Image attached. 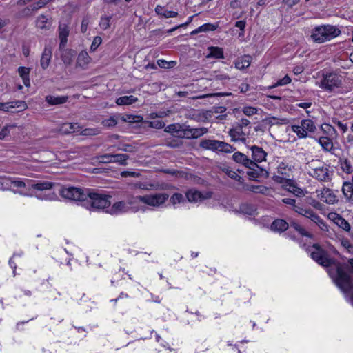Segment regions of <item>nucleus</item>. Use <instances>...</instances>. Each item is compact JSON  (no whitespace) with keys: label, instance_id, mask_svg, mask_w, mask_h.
I'll return each mask as SVG.
<instances>
[{"label":"nucleus","instance_id":"60","mask_svg":"<svg viewBox=\"0 0 353 353\" xmlns=\"http://www.w3.org/2000/svg\"><path fill=\"white\" fill-rule=\"evenodd\" d=\"M256 163L257 162L254 161L253 159H250L248 158L246 163H245V167L248 168L250 170L255 169V168H258V167H259V166L258 165V164Z\"/></svg>","mask_w":353,"mask_h":353},{"label":"nucleus","instance_id":"36","mask_svg":"<svg viewBox=\"0 0 353 353\" xmlns=\"http://www.w3.org/2000/svg\"><path fill=\"white\" fill-rule=\"evenodd\" d=\"M129 155L125 154H113V162L119 163L120 165H126Z\"/></svg>","mask_w":353,"mask_h":353},{"label":"nucleus","instance_id":"45","mask_svg":"<svg viewBox=\"0 0 353 353\" xmlns=\"http://www.w3.org/2000/svg\"><path fill=\"white\" fill-rule=\"evenodd\" d=\"M99 161L102 163H110L113 162V154H105L97 157Z\"/></svg>","mask_w":353,"mask_h":353},{"label":"nucleus","instance_id":"19","mask_svg":"<svg viewBox=\"0 0 353 353\" xmlns=\"http://www.w3.org/2000/svg\"><path fill=\"white\" fill-rule=\"evenodd\" d=\"M81 127L77 123H63L60 128V131L63 134H69L78 132Z\"/></svg>","mask_w":353,"mask_h":353},{"label":"nucleus","instance_id":"33","mask_svg":"<svg viewBox=\"0 0 353 353\" xmlns=\"http://www.w3.org/2000/svg\"><path fill=\"white\" fill-rule=\"evenodd\" d=\"M54 184L51 182L44 181L38 182L31 184V187L38 190H50L53 187Z\"/></svg>","mask_w":353,"mask_h":353},{"label":"nucleus","instance_id":"3","mask_svg":"<svg viewBox=\"0 0 353 353\" xmlns=\"http://www.w3.org/2000/svg\"><path fill=\"white\" fill-rule=\"evenodd\" d=\"M169 198V194L167 193H156L154 194H147L144 196H137L134 198V201H129V204H132L137 201H140L143 203L159 208Z\"/></svg>","mask_w":353,"mask_h":353},{"label":"nucleus","instance_id":"8","mask_svg":"<svg viewBox=\"0 0 353 353\" xmlns=\"http://www.w3.org/2000/svg\"><path fill=\"white\" fill-rule=\"evenodd\" d=\"M314 250L311 251V257L319 264L324 267H328L331 264V261L327 258V254L321 246L315 243L312 245Z\"/></svg>","mask_w":353,"mask_h":353},{"label":"nucleus","instance_id":"14","mask_svg":"<svg viewBox=\"0 0 353 353\" xmlns=\"http://www.w3.org/2000/svg\"><path fill=\"white\" fill-rule=\"evenodd\" d=\"M52 58V50L50 48L45 47L41 54L40 63L43 69H46L50 62Z\"/></svg>","mask_w":353,"mask_h":353},{"label":"nucleus","instance_id":"20","mask_svg":"<svg viewBox=\"0 0 353 353\" xmlns=\"http://www.w3.org/2000/svg\"><path fill=\"white\" fill-rule=\"evenodd\" d=\"M138 101V99L132 95L130 96H123L118 98L116 100V103L118 105H128L132 103H136Z\"/></svg>","mask_w":353,"mask_h":353},{"label":"nucleus","instance_id":"9","mask_svg":"<svg viewBox=\"0 0 353 353\" xmlns=\"http://www.w3.org/2000/svg\"><path fill=\"white\" fill-rule=\"evenodd\" d=\"M310 175L321 181H327L331 179L327 165L313 169L312 172H310Z\"/></svg>","mask_w":353,"mask_h":353},{"label":"nucleus","instance_id":"64","mask_svg":"<svg viewBox=\"0 0 353 353\" xmlns=\"http://www.w3.org/2000/svg\"><path fill=\"white\" fill-rule=\"evenodd\" d=\"M47 4L46 0H39L37 3H34L32 6V10H38Z\"/></svg>","mask_w":353,"mask_h":353},{"label":"nucleus","instance_id":"32","mask_svg":"<svg viewBox=\"0 0 353 353\" xmlns=\"http://www.w3.org/2000/svg\"><path fill=\"white\" fill-rule=\"evenodd\" d=\"M186 197L190 202H196L203 199L202 194L199 191L189 190L186 192Z\"/></svg>","mask_w":353,"mask_h":353},{"label":"nucleus","instance_id":"15","mask_svg":"<svg viewBox=\"0 0 353 353\" xmlns=\"http://www.w3.org/2000/svg\"><path fill=\"white\" fill-rule=\"evenodd\" d=\"M6 104L8 105H6L7 108H6V112H14V111L12 110V109L17 108V111H21L24 110L27 108L26 103L23 101H11V102H7Z\"/></svg>","mask_w":353,"mask_h":353},{"label":"nucleus","instance_id":"54","mask_svg":"<svg viewBox=\"0 0 353 353\" xmlns=\"http://www.w3.org/2000/svg\"><path fill=\"white\" fill-rule=\"evenodd\" d=\"M183 200V196L180 193H174L170 198V202L175 205L181 203Z\"/></svg>","mask_w":353,"mask_h":353},{"label":"nucleus","instance_id":"42","mask_svg":"<svg viewBox=\"0 0 353 353\" xmlns=\"http://www.w3.org/2000/svg\"><path fill=\"white\" fill-rule=\"evenodd\" d=\"M289 188L288 191L293 193L296 196H301L303 195V191L302 189L299 188L294 184L291 183H288Z\"/></svg>","mask_w":353,"mask_h":353},{"label":"nucleus","instance_id":"10","mask_svg":"<svg viewBox=\"0 0 353 353\" xmlns=\"http://www.w3.org/2000/svg\"><path fill=\"white\" fill-rule=\"evenodd\" d=\"M70 28L66 23H60L59 26V38L60 39L59 48L66 46Z\"/></svg>","mask_w":353,"mask_h":353},{"label":"nucleus","instance_id":"62","mask_svg":"<svg viewBox=\"0 0 353 353\" xmlns=\"http://www.w3.org/2000/svg\"><path fill=\"white\" fill-rule=\"evenodd\" d=\"M332 122L336 124L342 131L343 132H345L347 130V124H344L336 119H332Z\"/></svg>","mask_w":353,"mask_h":353},{"label":"nucleus","instance_id":"51","mask_svg":"<svg viewBox=\"0 0 353 353\" xmlns=\"http://www.w3.org/2000/svg\"><path fill=\"white\" fill-rule=\"evenodd\" d=\"M247 175L249 176L250 180L256 181V179L260 178L259 168L251 170L247 172Z\"/></svg>","mask_w":353,"mask_h":353},{"label":"nucleus","instance_id":"1","mask_svg":"<svg viewBox=\"0 0 353 353\" xmlns=\"http://www.w3.org/2000/svg\"><path fill=\"white\" fill-rule=\"evenodd\" d=\"M59 194L66 199L80 202L82 206L89 210H103L111 204L110 196L89 188L63 187Z\"/></svg>","mask_w":353,"mask_h":353},{"label":"nucleus","instance_id":"6","mask_svg":"<svg viewBox=\"0 0 353 353\" xmlns=\"http://www.w3.org/2000/svg\"><path fill=\"white\" fill-rule=\"evenodd\" d=\"M341 79L336 74L330 72L323 74L320 87L328 92H332L334 88H339Z\"/></svg>","mask_w":353,"mask_h":353},{"label":"nucleus","instance_id":"53","mask_svg":"<svg viewBox=\"0 0 353 353\" xmlns=\"http://www.w3.org/2000/svg\"><path fill=\"white\" fill-rule=\"evenodd\" d=\"M342 246L345 248L350 254H353V245H352L347 239H343L341 242Z\"/></svg>","mask_w":353,"mask_h":353},{"label":"nucleus","instance_id":"40","mask_svg":"<svg viewBox=\"0 0 353 353\" xmlns=\"http://www.w3.org/2000/svg\"><path fill=\"white\" fill-rule=\"evenodd\" d=\"M236 150V148H234L230 144L225 143L224 141H221V144L219 146V152H222L225 153H231L233 151Z\"/></svg>","mask_w":353,"mask_h":353},{"label":"nucleus","instance_id":"34","mask_svg":"<svg viewBox=\"0 0 353 353\" xmlns=\"http://www.w3.org/2000/svg\"><path fill=\"white\" fill-rule=\"evenodd\" d=\"M243 188L245 190L254 192V193H261L265 194V191L267 190V188L263 185H244Z\"/></svg>","mask_w":353,"mask_h":353},{"label":"nucleus","instance_id":"2","mask_svg":"<svg viewBox=\"0 0 353 353\" xmlns=\"http://www.w3.org/2000/svg\"><path fill=\"white\" fill-rule=\"evenodd\" d=\"M340 34L341 30L336 26L323 25L314 28L311 37L314 42L321 43L338 37Z\"/></svg>","mask_w":353,"mask_h":353},{"label":"nucleus","instance_id":"52","mask_svg":"<svg viewBox=\"0 0 353 353\" xmlns=\"http://www.w3.org/2000/svg\"><path fill=\"white\" fill-rule=\"evenodd\" d=\"M180 126L181 125L179 123L170 124L165 128V132L172 134L176 133L179 131Z\"/></svg>","mask_w":353,"mask_h":353},{"label":"nucleus","instance_id":"30","mask_svg":"<svg viewBox=\"0 0 353 353\" xmlns=\"http://www.w3.org/2000/svg\"><path fill=\"white\" fill-rule=\"evenodd\" d=\"M164 145L171 148H177L183 145V141L178 138L171 137L165 140Z\"/></svg>","mask_w":353,"mask_h":353},{"label":"nucleus","instance_id":"59","mask_svg":"<svg viewBox=\"0 0 353 353\" xmlns=\"http://www.w3.org/2000/svg\"><path fill=\"white\" fill-rule=\"evenodd\" d=\"M243 112L247 116H252L257 112V110L253 107H244L243 109Z\"/></svg>","mask_w":353,"mask_h":353},{"label":"nucleus","instance_id":"38","mask_svg":"<svg viewBox=\"0 0 353 353\" xmlns=\"http://www.w3.org/2000/svg\"><path fill=\"white\" fill-rule=\"evenodd\" d=\"M291 227L297 231L301 236L311 237L312 235L307 232L302 226L296 222H292Z\"/></svg>","mask_w":353,"mask_h":353},{"label":"nucleus","instance_id":"41","mask_svg":"<svg viewBox=\"0 0 353 353\" xmlns=\"http://www.w3.org/2000/svg\"><path fill=\"white\" fill-rule=\"evenodd\" d=\"M111 16L109 17H101L99 22V26L103 30H107L110 26Z\"/></svg>","mask_w":353,"mask_h":353},{"label":"nucleus","instance_id":"61","mask_svg":"<svg viewBox=\"0 0 353 353\" xmlns=\"http://www.w3.org/2000/svg\"><path fill=\"white\" fill-rule=\"evenodd\" d=\"M117 123V122L113 117H111L110 119L103 121V125L109 128L115 126Z\"/></svg>","mask_w":353,"mask_h":353},{"label":"nucleus","instance_id":"63","mask_svg":"<svg viewBox=\"0 0 353 353\" xmlns=\"http://www.w3.org/2000/svg\"><path fill=\"white\" fill-rule=\"evenodd\" d=\"M183 136L184 138L188 139H193L192 128H190V126H186L185 128H184V133H183Z\"/></svg>","mask_w":353,"mask_h":353},{"label":"nucleus","instance_id":"21","mask_svg":"<svg viewBox=\"0 0 353 353\" xmlns=\"http://www.w3.org/2000/svg\"><path fill=\"white\" fill-rule=\"evenodd\" d=\"M321 200L328 203H333L336 200V196L333 194L331 190L323 189L321 192Z\"/></svg>","mask_w":353,"mask_h":353},{"label":"nucleus","instance_id":"25","mask_svg":"<svg viewBox=\"0 0 353 353\" xmlns=\"http://www.w3.org/2000/svg\"><path fill=\"white\" fill-rule=\"evenodd\" d=\"M129 207L127 206L125 202L124 201H119L114 203L112 206V213L117 214L119 212H125L128 210Z\"/></svg>","mask_w":353,"mask_h":353},{"label":"nucleus","instance_id":"31","mask_svg":"<svg viewBox=\"0 0 353 353\" xmlns=\"http://www.w3.org/2000/svg\"><path fill=\"white\" fill-rule=\"evenodd\" d=\"M210 52L207 57H212L215 59L223 58V51L219 47H210L209 48Z\"/></svg>","mask_w":353,"mask_h":353},{"label":"nucleus","instance_id":"46","mask_svg":"<svg viewBox=\"0 0 353 353\" xmlns=\"http://www.w3.org/2000/svg\"><path fill=\"white\" fill-rule=\"evenodd\" d=\"M218 28V25L212 24V23H205L200 27H199V31L201 32H208L213 31L216 30Z\"/></svg>","mask_w":353,"mask_h":353},{"label":"nucleus","instance_id":"35","mask_svg":"<svg viewBox=\"0 0 353 353\" xmlns=\"http://www.w3.org/2000/svg\"><path fill=\"white\" fill-rule=\"evenodd\" d=\"M232 159L237 163L242 164L245 166V163H246L247 160L248 159V157L240 152H236L232 155Z\"/></svg>","mask_w":353,"mask_h":353},{"label":"nucleus","instance_id":"4","mask_svg":"<svg viewBox=\"0 0 353 353\" xmlns=\"http://www.w3.org/2000/svg\"><path fill=\"white\" fill-rule=\"evenodd\" d=\"M250 123L247 119H241L233 125V128L229 131L232 141H241L245 143V133L243 131V128L248 126Z\"/></svg>","mask_w":353,"mask_h":353},{"label":"nucleus","instance_id":"50","mask_svg":"<svg viewBox=\"0 0 353 353\" xmlns=\"http://www.w3.org/2000/svg\"><path fill=\"white\" fill-rule=\"evenodd\" d=\"M208 131L207 128H192V136L193 139H196L201 135L206 133Z\"/></svg>","mask_w":353,"mask_h":353},{"label":"nucleus","instance_id":"17","mask_svg":"<svg viewBox=\"0 0 353 353\" xmlns=\"http://www.w3.org/2000/svg\"><path fill=\"white\" fill-rule=\"evenodd\" d=\"M288 227L289 224L283 219H276L271 225V229L273 231L279 232L285 231Z\"/></svg>","mask_w":353,"mask_h":353},{"label":"nucleus","instance_id":"7","mask_svg":"<svg viewBox=\"0 0 353 353\" xmlns=\"http://www.w3.org/2000/svg\"><path fill=\"white\" fill-rule=\"evenodd\" d=\"M292 128L299 138H305L307 132H314L316 130V126L311 119H303L301 122V125H293Z\"/></svg>","mask_w":353,"mask_h":353},{"label":"nucleus","instance_id":"56","mask_svg":"<svg viewBox=\"0 0 353 353\" xmlns=\"http://www.w3.org/2000/svg\"><path fill=\"white\" fill-rule=\"evenodd\" d=\"M290 82H291L290 77L288 75H285L283 78H282L281 79H279L277 81V83L275 85H272L271 88H275V87L279 86V85H285L290 83Z\"/></svg>","mask_w":353,"mask_h":353},{"label":"nucleus","instance_id":"44","mask_svg":"<svg viewBox=\"0 0 353 353\" xmlns=\"http://www.w3.org/2000/svg\"><path fill=\"white\" fill-rule=\"evenodd\" d=\"M312 221L315 222L323 230H327V225L317 214L312 216Z\"/></svg>","mask_w":353,"mask_h":353},{"label":"nucleus","instance_id":"11","mask_svg":"<svg viewBox=\"0 0 353 353\" xmlns=\"http://www.w3.org/2000/svg\"><path fill=\"white\" fill-rule=\"evenodd\" d=\"M59 51L61 52V59L63 62L68 65H71L73 61L74 57L76 56V52L72 49L59 48Z\"/></svg>","mask_w":353,"mask_h":353},{"label":"nucleus","instance_id":"49","mask_svg":"<svg viewBox=\"0 0 353 353\" xmlns=\"http://www.w3.org/2000/svg\"><path fill=\"white\" fill-rule=\"evenodd\" d=\"M230 95H232L231 92H218V93H212V94H208L198 96V97H194V99H203L205 97L230 96Z\"/></svg>","mask_w":353,"mask_h":353},{"label":"nucleus","instance_id":"39","mask_svg":"<svg viewBox=\"0 0 353 353\" xmlns=\"http://www.w3.org/2000/svg\"><path fill=\"white\" fill-rule=\"evenodd\" d=\"M123 120L130 123H140L143 121V117L141 116L128 114L123 117Z\"/></svg>","mask_w":353,"mask_h":353},{"label":"nucleus","instance_id":"26","mask_svg":"<svg viewBox=\"0 0 353 353\" xmlns=\"http://www.w3.org/2000/svg\"><path fill=\"white\" fill-rule=\"evenodd\" d=\"M318 142L323 149L327 152L331 151L333 148L332 141L327 137H321L319 139Z\"/></svg>","mask_w":353,"mask_h":353},{"label":"nucleus","instance_id":"47","mask_svg":"<svg viewBox=\"0 0 353 353\" xmlns=\"http://www.w3.org/2000/svg\"><path fill=\"white\" fill-rule=\"evenodd\" d=\"M98 128H86L81 131V134L83 136H93L99 134Z\"/></svg>","mask_w":353,"mask_h":353},{"label":"nucleus","instance_id":"13","mask_svg":"<svg viewBox=\"0 0 353 353\" xmlns=\"http://www.w3.org/2000/svg\"><path fill=\"white\" fill-rule=\"evenodd\" d=\"M220 144H221V141L204 139L200 142L199 146L201 148L205 149V150H212V151H219Z\"/></svg>","mask_w":353,"mask_h":353},{"label":"nucleus","instance_id":"23","mask_svg":"<svg viewBox=\"0 0 353 353\" xmlns=\"http://www.w3.org/2000/svg\"><path fill=\"white\" fill-rule=\"evenodd\" d=\"M18 72L20 75V77L23 79V82L24 85L28 87L30 85V78H29V73H30V68L26 67H19L18 68Z\"/></svg>","mask_w":353,"mask_h":353},{"label":"nucleus","instance_id":"28","mask_svg":"<svg viewBox=\"0 0 353 353\" xmlns=\"http://www.w3.org/2000/svg\"><path fill=\"white\" fill-rule=\"evenodd\" d=\"M252 57L249 55L244 56L241 61H237L235 63V67L239 70L247 68L250 65Z\"/></svg>","mask_w":353,"mask_h":353},{"label":"nucleus","instance_id":"22","mask_svg":"<svg viewBox=\"0 0 353 353\" xmlns=\"http://www.w3.org/2000/svg\"><path fill=\"white\" fill-rule=\"evenodd\" d=\"M155 12L158 15L164 17L165 18H172L178 16V12L166 10L161 6H157L156 7Z\"/></svg>","mask_w":353,"mask_h":353},{"label":"nucleus","instance_id":"5","mask_svg":"<svg viewBox=\"0 0 353 353\" xmlns=\"http://www.w3.org/2000/svg\"><path fill=\"white\" fill-rule=\"evenodd\" d=\"M337 276L335 279L336 285L344 292L350 291L353 288V283L350 275L341 268H338Z\"/></svg>","mask_w":353,"mask_h":353},{"label":"nucleus","instance_id":"43","mask_svg":"<svg viewBox=\"0 0 353 353\" xmlns=\"http://www.w3.org/2000/svg\"><path fill=\"white\" fill-rule=\"evenodd\" d=\"M90 57L88 56L87 52H81L77 57V63L79 65H81L82 64H86L89 62Z\"/></svg>","mask_w":353,"mask_h":353},{"label":"nucleus","instance_id":"18","mask_svg":"<svg viewBox=\"0 0 353 353\" xmlns=\"http://www.w3.org/2000/svg\"><path fill=\"white\" fill-rule=\"evenodd\" d=\"M334 221L339 227L345 231L349 232L350 230L351 227L350 223L339 214H334Z\"/></svg>","mask_w":353,"mask_h":353},{"label":"nucleus","instance_id":"29","mask_svg":"<svg viewBox=\"0 0 353 353\" xmlns=\"http://www.w3.org/2000/svg\"><path fill=\"white\" fill-rule=\"evenodd\" d=\"M342 192L344 194V196L347 199H352L353 196V183L350 182H344L343 188H342Z\"/></svg>","mask_w":353,"mask_h":353},{"label":"nucleus","instance_id":"37","mask_svg":"<svg viewBox=\"0 0 353 353\" xmlns=\"http://www.w3.org/2000/svg\"><path fill=\"white\" fill-rule=\"evenodd\" d=\"M36 26L40 29H49L50 25L48 23V18L44 15L39 16L36 21Z\"/></svg>","mask_w":353,"mask_h":353},{"label":"nucleus","instance_id":"55","mask_svg":"<svg viewBox=\"0 0 353 353\" xmlns=\"http://www.w3.org/2000/svg\"><path fill=\"white\" fill-rule=\"evenodd\" d=\"M145 123L148 124L150 127L156 129H161L165 125L164 123L160 121H146Z\"/></svg>","mask_w":353,"mask_h":353},{"label":"nucleus","instance_id":"24","mask_svg":"<svg viewBox=\"0 0 353 353\" xmlns=\"http://www.w3.org/2000/svg\"><path fill=\"white\" fill-rule=\"evenodd\" d=\"M294 210L296 212L299 213V214L310 219V220H312V216H314L316 214L312 209L303 208L299 205L295 206V208H294Z\"/></svg>","mask_w":353,"mask_h":353},{"label":"nucleus","instance_id":"16","mask_svg":"<svg viewBox=\"0 0 353 353\" xmlns=\"http://www.w3.org/2000/svg\"><path fill=\"white\" fill-rule=\"evenodd\" d=\"M68 99V96H53V95H48L46 97V101L52 105L63 104L67 102Z\"/></svg>","mask_w":353,"mask_h":353},{"label":"nucleus","instance_id":"48","mask_svg":"<svg viewBox=\"0 0 353 353\" xmlns=\"http://www.w3.org/2000/svg\"><path fill=\"white\" fill-rule=\"evenodd\" d=\"M341 169L347 174H350L353 172L351 163L347 159H345L341 163Z\"/></svg>","mask_w":353,"mask_h":353},{"label":"nucleus","instance_id":"12","mask_svg":"<svg viewBox=\"0 0 353 353\" xmlns=\"http://www.w3.org/2000/svg\"><path fill=\"white\" fill-rule=\"evenodd\" d=\"M252 151V158L256 162L261 163L265 161L267 153L263 150L262 148L253 145L250 148Z\"/></svg>","mask_w":353,"mask_h":353},{"label":"nucleus","instance_id":"57","mask_svg":"<svg viewBox=\"0 0 353 353\" xmlns=\"http://www.w3.org/2000/svg\"><path fill=\"white\" fill-rule=\"evenodd\" d=\"M89 23H90L89 17L88 16L84 17L82 19L81 26V32L82 33L86 32Z\"/></svg>","mask_w":353,"mask_h":353},{"label":"nucleus","instance_id":"58","mask_svg":"<svg viewBox=\"0 0 353 353\" xmlns=\"http://www.w3.org/2000/svg\"><path fill=\"white\" fill-rule=\"evenodd\" d=\"M101 42H102V39L100 37H99V36L95 37L93 39L92 44H91L90 50L92 51H94L100 46Z\"/></svg>","mask_w":353,"mask_h":353},{"label":"nucleus","instance_id":"27","mask_svg":"<svg viewBox=\"0 0 353 353\" xmlns=\"http://www.w3.org/2000/svg\"><path fill=\"white\" fill-rule=\"evenodd\" d=\"M221 170L230 178L238 181L239 183H243V179L240 175H239L235 171L231 170L229 167H224Z\"/></svg>","mask_w":353,"mask_h":353}]
</instances>
